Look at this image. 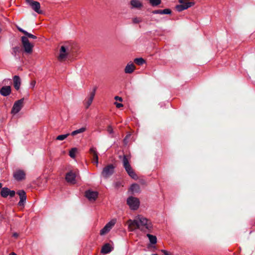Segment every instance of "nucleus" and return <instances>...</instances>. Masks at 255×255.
<instances>
[{"mask_svg": "<svg viewBox=\"0 0 255 255\" xmlns=\"http://www.w3.org/2000/svg\"><path fill=\"white\" fill-rule=\"evenodd\" d=\"M129 231L132 232L136 229L145 232L152 228V224L150 221L143 216L138 215L134 220H128L127 223Z\"/></svg>", "mask_w": 255, "mask_h": 255, "instance_id": "obj_1", "label": "nucleus"}, {"mask_svg": "<svg viewBox=\"0 0 255 255\" xmlns=\"http://www.w3.org/2000/svg\"><path fill=\"white\" fill-rule=\"evenodd\" d=\"M130 155H124L123 157V163L125 170L127 172L128 175L134 179H137V177L135 173L132 169L130 164L129 160H130Z\"/></svg>", "mask_w": 255, "mask_h": 255, "instance_id": "obj_2", "label": "nucleus"}, {"mask_svg": "<svg viewBox=\"0 0 255 255\" xmlns=\"http://www.w3.org/2000/svg\"><path fill=\"white\" fill-rule=\"evenodd\" d=\"M79 171L78 170L75 171H70L68 172L65 177V179L70 184H74L80 180Z\"/></svg>", "mask_w": 255, "mask_h": 255, "instance_id": "obj_3", "label": "nucleus"}, {"mask_svg": "<svg viewBox=\"0 0 255 255\" xmlns=\"http://www.w3.org/2000/svg\"><path fill=\"white\" fill-rule=\"evenodd\" d=\"M70 54L69 49L68 46L62 45L59 50L58 60L60 62L65 61Z\"/></svg>", "mask_w": 255, "mask_h": 255, "instance_id": "obj_4", "label": "nucleus"}, {"mask_svg": "<svg viewBox=\"0 0 255 255\" xmlns=\"http://www.w3.org/2000/svg\"><path fill=\"white\" fill-rule=\"evenodd\" d=\"M115 166L113 164H109L103 168L101 172L102 176L104 178H108L114 172Z\"/></svg>", "mask_w": 255, "mask_h": 255, "instance_id": "obj_5", "label": "nucleus"}, {"mask_svg": "<svg viewBox=\"0 0 255 255\" xmlns=\"http://www.w3.org/2000/svg\"><path fill=\"white\" fill-rule=\"evenodd\" d=\"M21 41L25 52L28 54L31 53L32 52L33 45L29 42L27 37L22 36L21 37Z\"/></svg>", "mask_w": 255, "mask_h": 255, "instance_id": "obj_6", "label": "nucleus"}, {"mask_svg": "<svg viewBox=\"0 0 255 255\" xmlns=\"http://www.w3.org/2000/svg\"><path fill=\"white\" fill-rule=\"evenodd\" d=\"M127 204L130 209L135 210L139 206V201L137 198L129 197L127 199Z\"/></svg>", "mask_w": 255, "mask_h": 255, "instance_id": "obj_7", "label": "nucleus"}, {"mask_svg": "<svg viewBox=\"0 0 255 255\" xmlns=\"http://www.w3.org/2000/svg\"><path fill=\"white\" fill-rule=\"evenodd\" d=\"M116 222L117 220L116 219H114L108 222L100 231V235L103 236L108 233L115 225Z\"/></svg>", "mask_w": 255, "mask_h": 255, "instance_id": "obj_8", "label": "nucleus"}, {"mask_svg": "<svg viewBox=\"0 0 255 255\" xmlns=\"http://www.w3.org/2000/svg\"><path fill=\"white\" fill-rule=\"evenodd\" d=\"M26 2L35 12L38 13H42V11L40 10V4L39 2L33 0H26Z\"/></svg>", "mask_w": 255, "mask_h": 255, "instance_id": "obj_9", "label": "nucleus"}, {"mask_svg": "<svg viewBox=\"0 0 255 255\" xmlns=\"http://www.w3.org/2000/svg\"><path fill=\"white\" fill-rule=\"evenodd\" d=\"M23 99L16 101L12 108L11 113L13 114L18 113L23 107Z\"/></svg>", "mask_w": 255, "mask_h": 255, "instance_id": "obj_10", "label": "nucleus"}, {"mask_svg": "<svg viewBox=\"0 0 255 255\" xmlns=\"http://www.w3.org/2000/svg\"><path fill=\"white\" fill-rule=\"evenodd\" d=\"M13 177L17 181H21L25 179V173L23 170L17 169L13 172Z\"/></svg>", "mask_w": 255, "mask_h": 255, "instance_id": "obj_11", "label": "nucleus"}, {"mask_svg": "<svg viewBox=\"0 0 255 255\" xmlns=\"http://www.w3.org/2000/svg\"><path fill=\"white\" fill-rule=\"evenodd\" d=\"M15 194L14 191L10 190L6 187L2 188L0 192V195L3 198H6L8 196H9L10 197H13L15 195Z\"/></svg>", "mask_w": 255, "mask_h": 255, "instance_id": "obj_12", "label": "nucleus"}, {"mask_svg": "<svg viewBox=\"0 0 255 255\" xmlns=\"http://www.w3.org/2000/svg\"><path fill=\"white\" fill-rule=\"evenodd\" d=\"M194 4V1L185 2V3H181V4H179L176 6V9L178 11H181L182 10L188 9V8L193 6Z\"/></svg>", "mask_w": 255, "mask_h": 255, "instance_id": "obj_13", "label": "nucleus"}, {"mask_svg": "<svg viewBox=\"0 0 255 255\" xmlns=\"http://www.w3.org/2000/svg\"><path fill=\"white\" fill-rule=\"evenodd\" d=\"M98 193L92 190H88L85 192V196L90 201H94L98 197Z\"/></svg>", "mask_w": 255, "mask_h": 255, "instance_id": "obj_14", "label": "nucleus"}, {"mask_svg": "<svg viewBox=\"0 0 255 255\" xmlns=\"http://www.w3.org/2000/svg\"><path fill=\"white\" fill-rule=\"evenodd\" d=\"M97 90L96 87H94L92 92L90 93V96L88 98L87 101L85 102V107L86 109H88L91 105L94 96L95 95L96 91Z\"/></svg>", "mask_w": 255, "mask_h": 255, "instance_id": "obj_15", "label": "nucleus"}, {"mask_svg": "<svg viewBox=\"0 0 255 255\" xmlns=\"http://www.w3.org/2000/svg\"><path fill=\"white\" fill-rule=\"evenodd\" d=\"M17 194L19 196L20 201L18 202L19 206H23L26 199V193L24 190H19Z\"/></svg>", "mask_w": 255, "mask_h": 255, "instance_id": "obj_16", "label": "nucleus"}, {"mask_svg": "<svg viewBox=\"0 0 255 255\" xmlns=\"http://www.w3.org/2000/svg\"><path fill=\"white\" fill-rule=\"evenodd\" d=\"M11 88L9 86H3L0 89V94L3 96H7L10 94Z\"/></svg>", "mask_w": 255, "mask_h": 255, "instance_id": "obj_17", "label": "nucleus"}, {"mask_svg": "<svg viewBox=\"0 0 255 255\" xmlns=\"http://www.w3.org/2000/svg\"><path fill=\"white\" fill-rule=\"evenodd\" d=\"M113 247L109 244H106L103 246L101 249V253L103 254H107L113 250Z\"/></svg>", "mask_w": 255, "mask_h": 255, "instance_id": "obj_18", "label": "nucleus"}, {"mask_svg": "<svg viewBox=\"0 0 255 255\" xmlns=\"http://www.w3.org/2000/svg\"><path fill=\"white\" fill-rule=\"evenodd\" d=\"M14 87L16 90H18L21 85V79L18 76L15 75L13 77Z\"/></svg>", "mask_w": 255, "mask_h": 255, "instance_id": "obj_19", "label": "nucleus"}, {"mask_svg": "<svg viewBox=\"0 0 255 255\" xmlns=\"http://www.w3.org/2000/svg\"><path fill=\"white\" fill-rule=\"evenodd\" d=\"M135 70V66L132 63H128L125 68V72L127 74L132 73Z\"/></svg>", "mask_w": 255, "mask_h": 255, "instance_id": "obj_20", "label": "nucleus"}, {"mask_svg": "<svg viewBox=\"0 0 255 255\" xmlns=\"http://www.w3.org/2000/svg\"><path fill=\"white\" fill-rule=\"evenodd\" d=\"M130 4L133 8H140L142 6V2L139 0H131Z\"/></svg>", "mask_w": 255, "mask_h": 255, "instance_id": "obj_21", "label": "nucleus"}, {"mask_svg": "<svg viewBox=\"0 0 255 255\" xmlns=\"http://www.w3.org/2000/svg\"><path fill=\"white\" fill-rule=\"evenodd\" d=\"M17 28L18 29V30L19 31H20V32H22L23 34H24L27 37L30 38H32V39H36V37L35 35H33V34H32L31 33H28L26 31H25V30H23V29H22L21 28H20V27H19L18 26H17Z\"/></svg>", "mask_w": 255, "mask_h": 255, "instance_id": "obj_22", "label": "nucleus"}, {"mask_svg": "<svg viewBox=\"0 0 255 255\" xmlns=\"http://www.w3.org/2000/svg\"><path fill=\"white\" fill-rule=\"evenodd\" d=\"M86 127H82L79 129H78L77 130L73 131L71 134L72 136H74L77 134L83 133L85 132L86 130Z\"/></svg>", "mask_w": 255, "mask_h": 255, "instance_id": "obj_23", "label": "nucleus"}, {"mask_svg": "<svg viewBox=\"0 0 255 255\" xmlns=\"http://www.w3.org/2000/svg\"><path fill=\"white\" fill-rule=\"evenodd\" d=\"M147 236L148 237L150 242L152 244H155L156 243L157 239L155 236H153L150 234H147Z\"/></svg>", "mask_w": 255, "mask_h": 255, "instance_id": "obj_24", "label": "nucleus"}, {"mask_svg": "<svg viewBox=\"0 0 255 255\" xmlns=\"http://www.w3.org/2000/svg\"><path fill=\"white\" fill-rule=\"evenodd\" d=\"M134 62L138 65H142L145 63V61L141 57L134 59Z\"/></svg>", "mask_w": 255, "mask_h": 255, "instance_id": "obj_25", "label": "nucleus"}, {"mask_svg": "<svg viewBox=\"0 0 255 255\" xmlns=\"http://www.w3.org/2000/svg\"><path fill=\"white\" fill-rule=\"evenodd\" d=\"M130 190L132 192H137L139 191V186L137 184H133L130 186Z\"/></svg>", "mask_w": 255, "mask_h": 255, "instance_id": "obj_26", "label": "nucleus"}, {"mask_svg": "<svg viewBox=\"0 0 255 255\" xmlns=\"http://www.w3.org/2000/svg\"><path fill=\"white\" fill-rule=\"evenodd\" d=\"M20 51V48L18 46H15L12 48L11 54L15 57L17 54Z\"/></svg>", "mask_w": 255, "mask_h": 255, "instance_id": "obj_27", "label": "nucleus"}, {"mask_svg": "<svg viewBox=\"0 0 255 255\" xmlns=\"http://www.w3.org/2000/svg\"><path fill=\"white\" fill-rule=\"evenodd\" d=\"M77 152V149L76 148H73L71 149L69 152V155L71 157L74 158L75 157L76 153Z\"/></svg>", "mask_w": 255, "mask_h": 255, "instance_id": "obj_28", "label": "nucleus"}, {"mask_svg": "<svg viewBox=\"0 0 255 255\" xmlns=\"http://www.w3.org/2000/svg\"><path fill=\"white\" fill-rule=\"evenodd\" d=\"M150 3L151 5L155 6H157L161 3V0H149Z\"/></svg>", "mask_w": 255, "mask_h": 255, "instance_id": "obj_29", "label": "nucleus"}, {"mask_svg": "<svg viewBox=\"0 0 255 255\" xmlns=\"http://www.w3.org/2000/svg\"><path fill=\"white\" fill-rule=\"evenodd\" d=\"M132 21L133 23L138 24L142 21V19L140 17H134L132 18Z\"/></svg>", "mask_w": 255, "mask_h": 255, "instance_id": "obj_30", "label": "nucleus"}, {"mask_svg": "<svg viewBox=\"0 0 255 255\" xmlns=\"http://www.w3.org/2000/svg\"><path fill=\"white\" fill-rule=\"evenodd\" d=\"M69 135V133H67V134H61V135H59L58 136H57L56 137V140H64L65 139H66L68 136Z\"/></svg>", "mask_w": 255, "mask_h": 255, "instance_id": "obj_31", "label": "nucleus"}, {"mask_svg": "<svg viewBox=\"0 0 255 255\" xmlns=\"http://www.w3.org/2000/svg\"><path fill=\"white\" fill-rule=\"evenodd\" d=\"M94 158V163H95L96 165V166L97 167L98 166V155H95L93 156Z\"/></svg>", "mask_w": 255, "mask_h": 255, "instance_id": "obj_32", "label": "nucleus"}, {"mask_svg": "<svg viewBox=\"0 0 255 255\" xmlns=\"http://www.w3.org/2000/svg\"><path fill=\"white\" fill-rule=\"evenodd\" d=\"M171 12V11L170 10V9H168V8L164 9L162 10V14H170Z\"/></svg>", "mask_w": 255, "mask_h": 255, "instance_id": "obj_33", "label": "nucleus"}, {"mask_svg": "<svg viewBox=\"0 0 255 255\" xmlns=\"http://www.w3.org/2000/svg\"><path fill=\"white\" fill-rule=\"evenodd\" d=\"M90 152L91 153L93 154V156H95V155H98L96 148L95 147L91 148Z\"/></svg>", "mask_w": 255, "mask_h": 255, "instance_id": "obj_34", "label": "nucleus"}, {"mask_svg": "<svg viewBox=\"0 0 255 255\" xmlns=\"http://www.w3.org/2000/svg\"><path fill=\"white\" fill-rule=\"evenodd\" d=\"M107 131L110 134H112L114 132L113 129L112 127L111 126H109L108 127Z\"/></svg>", "mask_w": 255, "mask_h": 255, "instance_id": "obj_35", "label": "nucleus"}, {"mask_svg": "<svg viewBox=\"0 0 255 255\" xmlns=\"http://www.w3.org/2000/svg\"><path fill=\"white\" fill-rule=\"evenodd\" d=\"M152 13L154 14H162V10L159 9V10H156L152 11Z\"/></svg>", "mask_w": 255, "mask_h": 255, "instance_id": "obj_36", "label": "nucleus"}, {"mask_svg": "<svg viewBox=\"0 0 255 255\" xmlns=\"http://www.w3.org/2000/svg\"><path fill=\"white\" fill-rule=\"evenodd\" d=\"M36 84V81L33 80L30 82V86L31 88H34Z\"/></svg>", "mask_w": 255, "mask_h": 255, "instance_id": "obj_37", "label": "nucleus"}, {"mask_svg": "<svg viewBox=\"0 0 255 255\" xmlns=\"http://www.w3.org/2000/svg\"><path fill=\"white\" fill-rule=\"evenodd\" d=\"M114 104L116 106V107L118 108H120L121 107H123V105L122 104H121V103H117V102H115L114 103Z\"/></svg>", "mask_w": 255, "mask_h": 255, "instance_id": "obj_38", "label": "nucleus"}, {"mask_svg": "<svg viewBox=\"0 0 255 255\" xmlns=\"http://www.w3.org/2000/svg\"><path fill=\"white\" fill-rule=\"evenodd\" d=\"M115 99L116 100H118V101H121V102H122L123 101V99L121 97H119V96H116L115 97Z\"/></svg>", "mask_w": 255, "mask_h": 255, "instance_id": "obj_39", "label": "nucleus"}, {"mask_svg": "<svg viewBox=\"0 0 255 255\" xmlns=\"http://www.w3.org/2000/svg\"><path fill=\"white\" fill-rule=\"evenodd\" d=\"M161 252L163 253V255H171L168 252L165 250H162Z\"/></svg>", "mask_w": 255, "mask_h": 255, "instance_id": "obj_40", "label": "nucleus"}, {"mask_svg": "<svg viewBox=\"0 0 255 255\" xmlns=\"http://www.w3.org/2000/svg\"><path fill=\"white\" fill-rule=\"evenodd\" d=\"M121 185V183L119 182H116L115 184V186L116 188H119Z\"/></svg>", "mask_w": 255, "mask_h": 255, "instance_id": "obj_41", "label": "nucleus"}, {"mask_svg": "<svg viewBox=\"0 0 255 255\" xmlns=\"http://www.w3.org/2000/svg\"><path fill=\"white\" fill-rule=\"evenodd\" d=\"M179 3H185V2H189L187 1V0H178Z\"/></svg>", "mask_w": 255, "mask_h": 255, "instance_id": "obj_42", "label": "nucleus"}, {"mask_svg": "<svg viewBox=\"0 0 255 255\" xmlns=\"http://www.w3.org/2000/svg\"><path fill=\"white\" fill-rule=\"evenodd\" d=\"M12 236L15 238H17L18 237V234L17 233H14L12 235Z\"/></svg>", "mask_w": 255, "mask_h": 255, "instance_id": "obj_43", "label": "nucleus"}, {"mask_svg": "<svg viewBox=\"0 0 255 255\" xmlns=\"http://www.w3.org/2000/svg\"><path fill=\"white\" fill-rule=\"evenodd\" d=\"M9 255H17L14 253H11Z\"/></svg>", "mask_w": 255, "mask_h": 255, "instance_id": "obj_44", "label": "nucleus"}, {"mask_svg": "<svg viewBox=\"0 0 255 255\" xmlns=\"http://www.w3.org/2000/svg\"><path fill=\"white\" fill-rule=\"evenodd\" d=\"M2 187V184L1 183H0V188H1Z\"/></svg>", "mask_w": 255, "mask_h": 255, "instance_id": "obj_45", "label": "nucleus"}, {"mask_svg": "<svg viewBox=\"0 0 255 255\" xmlns=\"http://www.w3.org/2000/svg\"><path fill=\"white\" fill-rule=\"evenodd\" d=\"M126 141H127V138H125L124 139V141H125V142H126Z\"/></svg>", "mask_w": 255, "mask_h": 255, "instance_id": "obj_46", "label": "nucleus"}, {"mask_svg": "<svg viewBox=\"0 0 255 255\" xmlns=\"http://www.w3.org/2000/svg\"><path fill=\"white\" fill-rule=\"evenodd\" d=\"M152 255H158L157 254H153Z\"/></svg>", "mask_w": 255, "mask_h": 255, "instance_id": "obj_47", "label": "nucleus"}]
</instances>
